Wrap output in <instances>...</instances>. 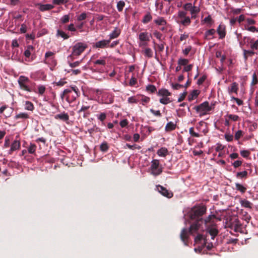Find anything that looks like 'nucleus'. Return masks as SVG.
<instances>
[{"instance_id":"nucleus-8","label":"nucleus","mask_w":258,"mask_h":258,"mask_svg":"<svg viewBox=\"0 0 258 258\" xmlns=\"http://www.w3.org/2000/svg\"><path fill=\"white\" fill-rule=\"evenodd\" d=\"M110 42V40L103 39L96 42L93 45V47L104 48L108 46Z\"/></svg>"},{"instance_id":"nucleus-26","label":"nucleus","mask_w":258,"mask_h":258,"mask_svg":"<svg viewBox=\"0 0 258 258\" xmlns=\"http://www.w3.org/2000/svg\"><path fill=\"white\" fill-rule=\"evenodd\" d=\"M176 127V124L170 121L167 123L165 130L166 132H170L174 130Z\"/></svg>"},{"instance_id":"nucleus-27","label":"nucleus","mask_w":258,"mask_h":258,"mask_svg":"<svg viewBox=\"0 0 258 258\" xmlns=\"http://www.w3.org/2000/svg\"><path fill=\"white\" fill-rule=\"evenodd\" d=\"M157 154L159 156L165 157L168 153V150L166 148H161L157 151Z\"/></svg>"},{"instance_id":"nucleus-60","label":"nucleus","mask_w":258,"mask_h":258,"mask_svg":"<svg viewBox=\"0 0 258 258\" xmlns=\"http://www.w3.org/2000/svg\"><path fill=\"white\" fill-rule=\"evenodd\" d=\"M81 72V71L80 69H76V70L71 69L70 70H69L68 71V73H72V74L74 75H78V74H80Z\"/></svg>"},{"instance_id":"nucleus-41","label":"nucleus","mask_w":258,"mask_h":258,"mask_svg":"<svg viewBox=\"0 0 258 258\" xmlns=\"http://www.w3.org/2000/svg\"><path fill=\"white\" fill-rule=\"evenodd\" d=\"M244 56L245 59H247V56H252L254 54L255 52L253 50H243Z\"/></svg>"},{"instance_id":"nucleus-59","label":"nucleus","mask_w":258,"mask_h":258,"mask_svg":"<svg viewBox=\"0 0 258 258\" xmlns=\"http://www.w3.org/2000/svg\"><path fill=\"white\" fill-rule=\"evenodd\" d=\"M240 153V155L244 158H247L250 154V152L247 150H242Z\"/></svg>"},{"instance_id":"nucleus-16","label":"nucleus","mask_w":258,"mask_h":258,"mask_svg":"<svg viewBox=\"0 0 258 258\" xmlns=\"http://www.w3.org/2000/svg\"><path fill=\"white\" fill-rule=\"evenodd\" d=\"M191 15V19H196L197 14L200 12L199 7L193 6L190 10L189 11Z\"/></svg>"},{"instance_id":"nucleus-10","label":"nucleus","mask_w":258,"mask_h":258,"mask_svg":"<svg viewBox=\"0 0 258 258\" xmlns=\"http://www.w3.org/2000/svg\"><path fill=\"white\" fill-rule=\"evenodd\" d=\"M238 90V84L234 82H233L230 86L228 87V92L229 94H231L234 93L236 94H237Z\"/></svg>"},{"instance_id":"nucleus-55","label":"nucleus","mask_w":258,"mask_h":258,"mask_svg":"<svg viewBox=\"0 0 258 258\" xmlns=\"http://www.w3.org/2000/svg\"><path fill=\"white\" fill-rule=\"evenodd\" d=\"M90 106L89 105H83L81 107V109L78 110V112L79 113H81L83 111L85 112L86 110H87L88 109H89L90 108Z\"/></svg>"},{"instance_id":"nucleus-40","label":"nucleus","mask_w":258,"mask_h":258,"mask_svg":"<svg viewBox=\"0 0 258 258\" xmlns=\"http://www.w3.org/2000/svg\"><path fill=\"white\" fill-rule=\"evenodd\" d=\"M160 102L163 104H167L170 103L172 101L168 97H163L159 100Z\"/></svg>"},{"instance_id":"nucleus-48","label":"nucleus","mask_w":258,"mask_h":258,"mask_svg":"<svg viewBox=\"0 0 258 258\" xmlns=\"http://www.w3.org/2000/svg\"><path fill=\"white\" fill-rule=\"evenodd\" d=\"M146 90L151 93H154L156 91V87L153 85H149L146 87Z\"/></svg>"},{"instance_id":"nucleus-14","label":"nucleus","mask_w":258,"mask_h":258,"mask_svg":"<svg viewBox=\"0 0 258 258\" xmlns=\"http://www.w3.org/2000/svg\"><path fill=\"white\" fill-rule=\"evenodd\" d=\"M20 147V142L17 140L14 141L11 146V148L9 151V153L10 154H12V153L14 151L19 150Z\"/></svg>"},{"instance_id":"nucleus-34","label":"nucleus","mask_w":258,"mask_h":258,"mask_svg":"<svg viewBox=\"0 0 258 258\" xmlns=\"http://www.w3.org/2000/svg\"><path fill=\"white\" fill-rule=\"evenodd\" d=\"M250 47L252 50H257L258 49V40L253 42V40L250 41Z\"/></svg>"},{"instance_id":"nucleus-43","label":"nucleus","mask_w":258,"mask_h":258,"mask_svg":"<svg viewBox=\"0 0 258 258\" xmlns=\"http://www.w3.org/2000/svg\"><path fill=\"white\" fill-rule=\"evenodd\" d=\"M108 145L107 143L105 142L102 143L100 146V149L102 152H106L108 149Z\"/></svg>"},{"instance_id":"nucleus-13","label":"nucleus","mask_w":258,"mask_h":258,"mask_svg":"<svg viewBox=\"0 0 258 258\" xmlns=\"http://www.w3.org/2000/svg\"><path fill=\"white\" fill-rule=\"evenodd\" d=\"M37 6L39 10L42 12L50 10L54 8V6L51 4H38Z\"/></svg>"},{"instance_id":"nucleus-20","label":"nucleus","mask_w":258,"mask_h":258,"mask_svg":"<svg viewBox=\"0 0 258 258\" xmlns=\"http://www.w3.org/2000/svg\"><path fill=\"white\" fill-rule=\"evenodd\" d=\"M203 241V245H206L207 243V240L206 237H204L202 234H198L195 238V241L196 243H199Z\"/></svg>"},{"instance_id":"nucleus-46","label":"nucleus","mask_w":258,"mask_h":258,"mask_svg":"<svg viewBox=\"0 0 258 258\" xmlns=\"http://www.w3.org/2000/svg\"><path fill=\"white\" fill-rule=\"evenodd\" d=\"M247 175V172L246 171L239 172L236 173V177L240 178L246 177Z\"/></svg>"},{"instance_id":"nucleus-19","label":"nucleus","mask_w":258,"mask_h":258,"mask_svg":"<svg viewBox=\"0 0 258 258\" xmlns=\"http://www.w3.org/2000/svg\"><path fill=\"white\" fill-rule=\"evenodd\" d=\"M216 30L214 29H211L207 30L205 33V38L207 39H211L214 38L213 35L215 34Z\"/></svg>"},{"instance_id":"nucleus-17","label":"nucleus","mask_w":258,"mask_h":258,"mask_svg":"<svg viewBox=\"0 0 258 258\" xmlns=\"http://www.w3.org/2000/svg\"><path fill=\"white\" fill-rule=\"evenodd\" d=\"M150 35L148 33L142 32L139 35V39L140 41H150Z\"/></svg>"},{"instance_id":"nucleus-39","label":"nucleus","mask_w":258,"mask_h":258,"mask_svg":"<svg viewBox=\"0 0 258 258\" xmlns=\"http://www.w3.org/2000/svg\"><path fill=\"white\" fill-rule=\"evenodd\" d=\"M25 109L28 110L32 111L34 109V105L33 103L29 101H26Z\"/></svg>"},{"instance_id":"nucleus-54","label":"nucleus","mask_w":258,"mask_h":258,"mask_svg":"<svg viewBox=\"0 0 258 258\" xmlns=\"http://www.w3.org/2000/svg\"><path fill=\"white\" fill-rule=\"evenodd\" d=\"M71 93V91L69 89H65L63 91L62 93L61 94L60 97L62 99H63L65 97L67 98L68 93Z\"/></svg>"},{"instance_id":"nucleus-4","label":"nucleus","mask_w":258,"mask_h":258,"mask_svg":"<svg viewBox=\"0 0 258 258\" xmlns=\"http://www.w3.org/2000/svg\"><path fill=\"white\" fill-rule=\"evenodd\" d=\"M87 47V45L82 42L76 43L73 47L72 54L75 56L80 55Z\"/></svg>"},{"instance_id":"nucleus-11","label":"nucleus","mask_w":258,"mask_h":258,"mask_svg":"<svg viewBox=\"0 0 258 258\" xmlns=\"http://www.w3.org/2000/svg\"><path fill=\"white\" fill-rule=\"evenodd\" d=\"M190 233L189 230L186 228H183L181 231L180 237L181 240L186 244V241L188 238V234Z\"/></svg>"},{"instance_id":"nucleus-49","label":"nucleus","mask_w":258,"mask_h":258,"mask_svg":"<svg viewBox=\"0 0 258 258\" xmlns=\"http://www.w3.org/2000/svg\"><path fill=\"white\" fill-rule=\"evenodd\" d=\"M68 89L71 91V93L74 92V94H77L78 95V96H79L80 92L79 89L76 86H71L70 88Z\"/></svg>"},{"instance_id":"nucleus-31","label":"nucleus","mask_w":258,"mask_h":258,"mask_svg":"<svg viewBox=\"0 0 258 258\" xmlns=\"http://www.w3.org/2000/svg\"><path fill=\"white\" fill-rule=\"evenodd\" d=\"M54 54L53 52L51 51H48L45 53L44 62L45 63H50V58Z\"/></svg>"},{"instance_id":"nucleus-57","label":"nucleus","mask_w":258,"mask_h":258,"mask_svg":"<svg viewBox=\"0 0 258 258\" xmlns=\"http://www.w3.org/2000/svg\"><path fill=\"white\" fill-rule=\"evenodd\" d=\"M86 18L87 14L86 13H83L77 17V20L79 21H81L85 20V19H86Z\"/></svg>"},{"instance_id":"nucleus-24","label":"nucleus","mask_w":258,"mask_h":258,"mask_svg":"<svg viewBox=\"0 0 258 258\" xmlns=\"http://www.w3.org/2000/svg\"><path fill=\"white\" fill-rule=\"evenodd\" d=\"M157 94L160 96L168 97L171 95V93L167 89H161L158 91Z\"/></svg>"},{"instance_id":"nucleus-33","label":"nucleus","mask_w":258,"mask_h":258,"mask_svg":"<svg viewBox=\"0 0 258 258\" xmlns=\"http://www.w3.org/2000/svg\"><path fill=\"white\" fill-rule=\"evenodd\" d=\"M29 118V115L27 113L23 112L20 113L18 114H17L15 116V118L16 119H26Z\"/></svg>"},{"instance_id":"nucleus-7","label":"nucleus","mask_w":258,"mask_h":258,"mask_svg":"<svg viewBox=\"0 0 258 258\" xmlns=\"http://www.w3.org/2000/svg\"><path fill=\"white\" fill-rule=\"evenodd\" d=\"M157 188L160 193L168 198H171L173 196V193L171 191L167 190L163 186L159 185L157 186Z\"/></svg>"},{"instance_id":"nucleus-56","label":"nucleus","mask_w":258,"mask_h":258,"mask_svg":"<svg viewBox=\"0 0 258 258\" xmlns=\"http://www.w3.org/2000/svg\"><path fill=\"white\" fill-rule=\"evenodd\" d=\"M125 146L127 147V148H128L129 149H132V150H134V149H137L139 150V149H141V147L140 146H138V145H137L136 144L133 145H131L128 144H126Z\"/></svg>"},{"instance_id":"nucleus-42","label":"nucleus","mask_w":258,"mask_h":258,"mask_svg":"<svg viewBox=\"0 0 258 258\" xmlns=\"http://www.w3.org/2000/svg\"><path fill=\"white\" fill-rule=\"evenodd\" d=\"M203 21L205 23H207L210 26H211L214 23V21L212 20L210 15H208V17L205 18Z\"/></svg>"},{"instance_id":"nucleus-18","label":"nucleus","mask_w":258,"mask_h":258,"mask_svg":"<svg viewBox=\"0 0 258 258\" xmlns=\"http://www.w3.org/2000/svg\"><path fill=\"white\" fill-rule=\"evenodd\" d=\"M120 34V30L118 29L117 27H115L113 31L109 34V39L110 41L111 39L116 38L119 36Z\"/></svg>"},{"instance_id":"nucleus-64","label":"nucleus","mask_w":258,"mask_h":258,"mask_svg":"<svg viewBox=\"0 0 258 258\" xmlns=\"http://www.w3.org/2000/svg\"><path fill=\"white\" fill-rule=\"evenodd\" d=\"M242 164V161L240 160H237L232 163V165L234 168H237L240 166Z\"/></svg>"},{"instance_id":"nucleus-22","label":"nucleus","mask_w":258,"mask_h":258,"mask_svg":"<svg viewBox=\"0 0 258 258\" xmlns=\"http://www.w3.org/2000/svg\"><path fill=\"white\" fill-rule=\"evenodd\" d=\"M78 97V95L77 94H74V93H69L67 96L66 100L69 103H72L74 101L76 98Z\"/></svg>"},{"instance_id":"nucleus-63","label":"nucleus","mask_w":258,"mask_h":258,"mask_svg":"<svg viewBox=\"0 0 258 258\" xmlns=\"http://www.w3.org/2000/svg\"><path fill=\"white\" fill-rule=\"evenodd\" d=\"M138 102L135 97L132 96L128 98V102L129 103H137Z\"/></svg>"},{"instance_id":"nucleus-62","label":"nucleus","mask_w":258,"mask_h":258,"mask_svg":"<svg viewBox=\"0 0 258 258\" xmlns=\"http://www.w3.org/2000/svg\"><path fill=\"white\" fill-rule=\"evenodd\" d=\"M38 93L40 95H43L45 91V87L43 85H40L38 86Z\"/></svg>"},{"instance_id":"nucleus-12","label":"nucleus","mask_w":258,"mask_h":258,"mask_svg":"<svg viewBox=\"0 0 258 258\" xmlns=\"http://www.w3.org/2000/svg\"><path fill=\"white\" fill-rule=\"evenodd\" d=\"M217 32L219 35L220 39L224 38L226 35L225 25L222 24L219 25L217 29Z\"/></svg>"},{"instance_id":"nucleus-52","label":"nucleus","mask_w":258,"mask_h":258,"mask_svg":"<svg viewBox=\"0 0 258 258\" xmlns=\"http://www.w3.org/2000/svg\"><path fill=\"white\" fill-rule=\"evenodd\" d=\"M243 136V132L241 130H238L235 133V139L236 140H238Z\"/></svg>"},{"instance_id":"nucleus-58","label":"nucleus","mask_w":258,"mask_h":258,"mask_svg":"<svg viewBox=\"0 0 258 258\" xmlns=\"http://www.w3.org/2000/svg\"><path fill=\"white\" fill-rule=\"evenodd\" d=\"M171 87L173 89L175 90H179L180 88H182L183 87V86L182 85H180L179 84H171Z\"/></svg>"},{"instance_id":"nucleus-6","label":"nucleus","mask_w":258,"mask_h":258,"mask_svg":"<svg viewBox=\"0 0 258 258\" xmlns=\"http://www.w3.org/2000/svg\"><path fill=\"white\" fill-rule=\"evenodd\" d=\"M29 81V79L27 77L21 76L18 79V83L20 88L23 90L30 92L31 90L27 85V83Z\"/></svg>"},{"instance_id":"nucleus-23","label":"nucleus","mask_w":258,"mask_h":258,"mask_svg":"<svg viewBox=\"0 0 258 258\" xmlns=\"http://www.w3.org/2000/svg\"><path fill=\"white\" fill-rule=\"evenodd\" d=\"M190 19V17L187 16L184 18L180 19L179 23L184 26H187L191 23Z\"/></svg>"},{"instance_id":"nucleus-37","label":"nucleus","mask_w":258,"mask_h":258,"mask_svg":"<svg viewBox=\"0 0 258 258\" xmlns=\"http://www.w3.org/2000/svg\"><path fill=\"white\" fill-rule=\"evenodd\" d=\"M125 6V3L123 1H120L117 3V9L119 12H121Z\"/></svg>"},{"instance_id":"nucleus-61","label":"nucleus","mask_w":258,"mask_h":258,"mask_svg":"<svg viewBox=\"0 0 258 258\" xmlns=\"http://www.w3.org/2000/svg\"><path fill=\"white\" fill-rule=\"evenodd\" d=\"M192 5L191 3H187L183 5V8L185 11H190L192 7Z\"/></svg>"},{"instance_id":"nucleus-47","label":"nucleus","mask_w":258,"mask_h":258,"mask_svg":"<svg viewBox=\"0 0 258 258\" xmlns=\"http://www.w3.org/2000/svg\"><path fill=\"white\" fill-rule=\"evenodd\" d=\"M151 19H152L151 15L150 14H147L144 16V17L142 20V22H143V23H144L145 24L149 22H150L151 20Z\"/></svg>"},{"instance_id":"nucleus-36","label":"nucleus","mask_w":258,"mask_h":258,"mask_svg":"<svg viewBox=\"0 0 258 258\" xmlns=\"http://www.w3.org/2000/svg\"><path fill=\"white\" fill-rule=\"evenodd\" d=\"M36 149V146L34 144L31 143L29 147L28 148V152L30 154H34L35 153Z\"/></svg>"},{"instance_id":"nucleus-1","label":"nucleus","mask_w":258,"mask_h":258,"mask_svg":"<svg viewBox=\"0 0 258 258\" xmlns=\"http://www.w3.org/2000/svg\"><path fill=\"white\" fill-rule=\"evenodd\" d=\"M225 226L233 230L235 232H239L241 230L242 225L237 218L231 217L227 219Z\"/></svg>"},{"instance_id":"nucleus-5","label":"nucleus","mask_w":258,"mask_h":258,"mask_svg":"<svg viewBox=\"0 0 258 258\" xmlns=\"http://www.w3.org/2000/svg\"><path fill=\"white\" fill-rule=\"evenodd\" d=\"M150 168L151 173L155 176L159 175L162 171V168L159 166V161L157 159H154L152 161Z\"/></svg>"},{"instance_id":"nucleus-38","label":"nucleus","mask_w":258,"mask_h":258,"mask_svg":"<svg viewBox=\"0 0 258 258\" xmlns=\"http://www.w3.org/2000/svg\"><path fill=\"white\" fill-rule=\"evenodd\" d=\"M57 36H60L62 38H63L64 39H67L69 38V36L67 34H66L64 32L62 31L58 30L57 31Z\"/></svg>"},{"instance_id":"nucleus-50","label":"nucleus","mask_w":258,"mask_h":258,"mask_svg":"<svg viewBox=\"0 0 258 258\" xmlns=\"http://www.w3.org/2000/svg\"><path fill=\"white\" fill-rule=\"evenodd\" d=\"M70 20V16L69 15L63 16L60 19V21L62 24H66L69 22Z\"/></svg>"},{"instance_id":"nucleus-28","label":"nucleus","mask_w":258,"mask_h":258,"mask_svg":"<svg viewBox=\"0 0 258 258\" xmlns=\"http://www.w3.org/2000/svg\"><path fill=\"white\" fill-rule=\"evenodd\" d=\"M34 47L32 45L28 46L27 49L24 52V55L26 57H29L31 52L34 51Z\"/></svg>"},{"instance_id":"nucleus-35","label":"nucleus","mask_w":258,"mask_h":258,"mask_svg":"<svg viewBox=\"0 0 258 258\" xmlns=\"http://www.w3.org/2000/svg\"><path fill=\"white\" fill-rule=\"evenodd\" d=\"M235 187L236 190L240 191L242 193H244L246 190V188L240 183H236Z\"/></svg>"},{"instance_id":"nucleus-9","label":"nucleus","mask_w":258,"mask_h":258,"mask_svg":"<svg viewBox=\"0 0 258 258\" xmlns=\"http://www.w3.org/2000/svg\"><path fill=\"white\" fill-rule=\"evenodd\" d=\"M200 227L201 224L200 223V221H197L192 224L189 229L190 234H193L194 233H197L200 228Z\"/></svg>"},{"instance_id":"nucleus-30","label":"nucleus","mask_w":258,"mask_h":258,"mask_svg":"<svg viewBox=\"0 0 258 258\" xmlns=\"http://www.w3.org/2000/svg\"><path fill=\"white\" fill-rule=\"evenodd\" d=\"M199 95V92L198 90H194L192 91L190 94H189L188 96V99L189 101L193 100L194 99L196 98Z\"/></svg>"},{"instance_id":"nucleus-3","label":"nucleus","mask_w":258,"mask_h":258,"mask_svg":"<svg viewBox=\"0 0 258 258\" xmlns=\"http://www.w3.org/2000/svg\"><path fill=\"white\" fill-rule=\"evenodd\" d=\"M206 212V208L204 206H199L192 209L190 213L191 219H196L203 215Z\"/></svg>"},{"instance_id":"nucleus-15","label":"nucleus","mask_w":258,"mask_h":258,"mask_svg":"<svg viewBox=\"0 0 258 258\" xmlns=\"http://www.w3.org/2000/svg\"><path fill=\"white\" fill-rule=\"evenodd\" d=\"M55 119H60L65 122H68L69 119V116L67 113L63 112L60 114H56L54 116Z\"/></svg>"},{"instance_id":"nucleus-53","label":"nucleus","mask_w":258,"mask_h":258,"mask_svg":"<svg viewBox=\"0 0 258 258\" xmlns=\"http://www.w3.org/2000/svg\"><path fill=\"white\" fill-rule=\"evenodd\" d=\"M186 12H185V11H179L178 12V18L180 19H182V18H184L186 16Z\"/></svg>"},{"instance_id":"nucleus-21","label":"nucleus","mask_w":258,"mask_h":258,"mask_svg":"<svg viewBox=\"0 0 258 258\" xmlns=\"http://www.w3.org/2000/svg\"><path fill=\"white\" fill-rule=\"evenodd\" d=\"M208 231L209 234L211 235V238L214 239L218 233V230L214 227H211L208 228Z\"/></svg>"},{"instance_id":"nucleus-2","label":"nucleus","mask_w":258,"mask_h":258,"mask_svg":"<svg viewBox=\"0 0 258 258\" xmlns=\"http://www.w3.org/2000/svg\"><path fill=\"white\" fill-rule=\"evenodd\" d=\"M194 109L199 114L200 116H204L208 113L212 109L211 107L209 105V102L205 101L202 104L194 107Z\"/></svg>"},{"instance_id":"nucleus-51","label":"nucleus","mask_w":258,"mask_h":258,"mask_svg":"<svg viewBox=\"0 0 258 258\" xmlns=\"http://www.w3.org/2000/svg\"><path fill=\"white\" fill-rule=\"evenodd\" d=\"M227 117L229 119L234 121H237L239 118L238 115L235 114H228L227 115Z\"/></svg>"},{"instance_id":"nucleus-32","label":"nucleus","mask_w":258,"mask_h":258,"mask_svg":"<svg viewBox=\"0 0 258 258\" xmlns=\"http://www.w3.org/2000/svg\"><path fill=\"white\" fill-rule=\"evenodd\" d=\"M241 206L245 208H251V203L247 200H243L240 201Z\"/></svg>"},{"instance_id":"nucleus-44","label":"nucleus","mask_w":258,"mask_h":258,"mask_svg":"<svg viewBox=\"0 0 258 258\" xmlns=\"http://www.w3.org/2000/svg\"><path fill=\"white\" fill-rule=\"evenodd\" d=\"M188 63V60L185 58H180L178 60V65L186 66Z\"/></svg>"},{"instance_id":"nucleus-25","label":"nucleus","mask_w":258,"mask_h":258,"mask_svg":"<svg viewBox=\"0 0 258 258\" xmlns=\"http://www.w3.org/2000/svg\"><path fill=\"white\" fill-rule=\"evenodd\" d=\"M142 52L144 55L148 58H151L153 56V52L150 48H146Z\"/></svg>"},{"instance_id":"nucleus-45","label":"nucleus","mask_w":258,"mask_h":258,"mask_svg":"<svg viewBox=\"0 0 258 258\" xmlns=\"http://www.w3.org/2000/svg\"><path fill=\"white\" fill-rule=\"evenodd\" d=\"M95 64H99L102 66H105L106 64L105 57H104L102 59L96 60L94 61Z\"/></svg>"},{"instance_id":"nucleus-29","label":"nucleus","mask_w":258,"mask_h":258,"mask_svg":"<svg viewBox=\"0 0 258 258\" xmlns=\"http://www.w3.org/2000/svg\"><path fill=\"white\" fill-rule=\"evenodd\" d=\"M154 22L158 25L165 26L166 24V20L162 17H160L155 20Z\"/></svg>"}]
</instances>
